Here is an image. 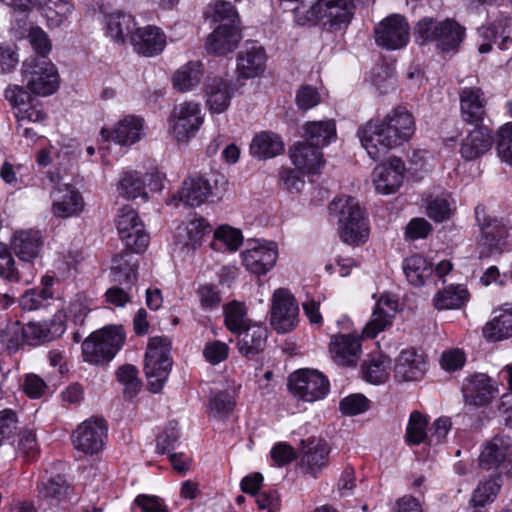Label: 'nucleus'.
Instances as JSON below:
<instances>
[{
  "label": "nucleus",
  "mask_w": 512,
  "mask_h": 512,
  "mask_svg": "<svg viewBox=\"0 0 512 512\" xmlns=\"http://www.w3.org/2000/svg\"><path fill=\"white\" fill-rule=\"evenodd\" d=\"M415 132L413 115L404 107H397L383 119H370L359 126L357 136L373 160H379L390 149L411 139Z\"/></svg>",
  "instance_id": "nucleus-1"
},
{
  "label": "nucleus",
  "mask_w": 512,
  "mask_h": 512,
  "mask_svg": "<svg viewBox=\"0 0 512 512\" xmlns=\"http://www.w3.org/2000/svg\"><path fill=\"white\" fill-rule=\"evenodd\" d=\"M328 212L337 219V231L342 242L359 245L368 240V219L356 197L351 194H336L328 205Z\"/></svg>",
  "instance_id": "nucleus-2"
},
{
  "label": "nucleus",
  "mask_w": 512,
  "mask_h": 512,
  "mask_svg": "<svg viewBox=\"0 0 512 512\" xmlns=\"http://www.w3.org/2000/svg\"><path fill=\"white\" fill-rule=\"evenodd\" d=\"M5 98L14 109L18 133L30 140L37 139L46 119V113L41 104L35 101L30 93L20 85L7 87Z\"/></svg>",
  "instance_id": "nucleus-3"
},
{
  "label": "nucleus",
  "mask_w": 512,
  "mask_h": 512,
  "mask_svg": "<svg viewBox=\"0 0 512 512\" xmlns=\"http://www.w3.org/2000/svg\"><path fill=\"white\" fill-rule=\"evenodd\" d=\"M353 10V0H317L308 9L297 6L294 16L297 24L302 26L320 22L330 30H338L350 23Z\"/></svg>",
  "instance_id": "nucleus-4"
},
{
  "label": "nucleus",
  "mask_w": 512,
  "mask_h": 512,
  "mask_svg": "<svg viewBox=\"0 0 512 512\" xmlns=\"http://www.w3.org/2000/svg\"><path fill=\"white\" fill-rule=\"evenodd\" d=\"M171 342L168 337L155 336L149 339L145 353L144 371L150 391L162 390L172 367Z\"/></svg>",
  "instance_id": "nucleus-5"
},
{
  "label": "nucleus",
  "mask_w": 512,
  "mask_h": 512,
  "mask_svg": "<svg viewBox=\"0 0 512 512\" xmlns=\"http://www.w3.org/2000/svg\"><path fill=\"white\" fill-rule=\"evenodd\" d=\"M22 82L35 95L49 96L57 91L60 77L48 57H28L22 63Z\"/></svg>",
  "instance_id": "nucleus-6"
},
{
  "label": "nucleus",
  "mask_w": 512,
  "mask_h": 512,
  "mask_svg": "<svg viewBox=\"0 0 512 512\" xmlns=\"http://www.w3.org/2000/svg\"><path fill=\"white\" fill-rule=\"evenodd\" d=\"M125 333L121 326H110L93 332L82 344L86 362L99 365L111 361L121 349Z\"/></svg>",
  "instance_id": "nucleus-7"
},
{
  "label": "nucleus",
  "mask_w": 512,
  "mask_h": 512,
  "mask_svg": "<svg viewBox=\"0 0 512 512\" xmlns=\"http://www.w3.org/2000/svg\"><path fill=\"white\" fill-rule=\"evenodd\" d=\"M475 220L481 230L479 257L487 258L500 253L505 239L512 237V225L504 219H492L483 205L475 207Z\"/></svg>",
  "instance_id": "nucleus-8"
},
{
  "label": "nucleus",
  "mask_w": 512,
  "mask_h": 512,
  "mask_svg": "<svg viewBox=\"0 0 512 512\" xmlns=\"http://www.w3.org/2000/svg\"><path fill=\"white\" fill-rule=\"evenodd\" d=\"M288 389L297 400L313 403L325 398L330 384L319 371L300 369L289 376Z\"/></svg>",
  "instance_id": "nucleus-9"
},
{
  "label": "nucleus",
  "mask_w": 512,
  "mask_h": 512,
  "mask_svg": "<svg viewBox=\"0 0 512 512\" xmlns=\"http://www.w3.org/2000/svg\"><path fill=\"white\" fill-rule=\"evenodd\" d=\"M299 305L286 288L276 289L271 298L270 324L278 333H288L298 324Z\"/></svg>",
  "instance_id": "nucleus-10"
},
{
  "label": "nucleus",
  "mask_w": 512,
  "mask_h": 512,
  "mask_svg": "<svg viewBox=\"0 0 512 512\" xmlns=\"http://www.w3.org/2000/svg\"><path fill=\"white\" fill-rule=\"evenodd\" d=\"M116 225L120 239L128 250L135 253L145 251L149 235L144 231V225L132 207L127 205L120 210Z\"/></svg>",
  "instance_id": "nucleus-11"
},
{
  "label": "nucleus",
  "mask_w": 512,
  "mask_h": 512,
  "mask_svg": "<svg viewBox=\"0 0 512 512\" xmlns=\"http://www.w3.org/2000/svg\"><path fill=\"white\" fill-rule=\"evenodd\" d=\"M172 133L179 142H185L195 135L203 123L198 103L184 102L174 107Z\"/></svg>",
  "instance_id": "nucleus-12"
},
{
  "label": "nucleus",
  "mask_w": 512,
  "mask_h": 512,
  "mask_svg": "<svg viewBox=\"0 0 512 512\" xmlns=\"http://www.w3.org/2000/svg\"><path fill=\"white\" fill-rule=\"evenodd\" d=\"M107 425L103 418H92L78 426L72 435L74 447L86 454H96L104 446Z\"/></svg>",
  "instance_id": "nucleus-13"
},
{
  "label": "nucleus",
  "mask_w": 512,
  "mask_h": 512,
  "mask_svg": "<svg viewBox=\"0 0 512 512\" xmlns=\"http://www.w3.org/2000/svg\"><path fill=\"white\" fill-rule=\"evenodd\" d=\"M409 30L404 17L398 14L390 15L375 28L376 43L390 50L400 49L409 41Z\"/></svg>",
  "instance_id": "nucleus-14"
},
{
  "label": "nucleus",
  "mask_w": 512,
  "mask_h": 512,
  "mask_svg": "<svg viewBox=\"0 0 512 512\" xmlns=\"http://www.w3.org/2000/svg\"><path fill=\"white\" fill-rule=\"evenodd\" d=\"M37 490L41 505L45 510L50 509L52 512L64 508L72 493V488L61 476L42 479L37 485Z\"/></svg>",
  "instance_id": "nucleus-15"
},
{
  "label": "nucleus",
  "mask_w": 512,
  "mask_h": 512,
  "mask_svg": "<svg viewBox=\"0 0 512 512\" xmlns=\"http://www.w3.org/2000/svg\"><path fill=\"white\" fill-rule=\"evenodd\" d=\"M278 258L277 246L273 242H255L242 252V262L251 273L261 276L270 271Z\"/></svg>",
  "instance_id": "nucleus-16"
},
{
  "label": "nucleus",
  "mask_w": 512,
  "mask_h": 512,
  "mask_svg": "<svg viewBox=\"0 0 512 512\" xmlns=\"http://www.w3.org/2000/svg\"><path fill=\"white\" fill-rule=\"evenodd\" d=\"M398 309V301L391 294H383L377 300L371 319L363 329V336L373 339L380 332L392 326L393 318Z\"/></svg>",
  "instance_id": "nucleus-17"
},
{
  "label": "nucleus",
  "mask_w": 512,
  "mask_h": 512,
  "mask_svg": "<svg viewBox=\"0 0 512 512\" xmlns=\"http://www.w3.org/2000/svg\"><path fill=\"white\" fill-rule=\"evenodd\" d=\"M427 372V361L420 350L407 348L395 360V378L401 381L420 380Z\"/></svg>",
  "instance_id": "nucleus-18"
},
{
  "label": "nucleus",
  "mask_w": 512,
  "mask_h": 512,
  "mask_svg": "<svg viewBox=\"0 0 512 512\" xmlns=\"http://www.w3.org/2000/svg\"><path fill=\"white\" fill-rule=\"evenodd\" d=\"M330 353L340 366H354L362 354L361 339L356 334H336L330 339Z\"/></svg>",
  "instance_id": "nucleus-19"
},
{
  "label": "nucleus",
  "mask_w": 512,
  "mask_h": 512,
  "mask_svg": "<svg viewBox=\"0 0 512 512\" xmlns=\"http://www.w3.org/2000/svg\"><path fill=\"white\" fill-rule=\"evenodd\" d=\"M242 38L240 24L222 23L207 37L206 50L214 55L234 51Z\"/></svg>",
  "instance_id": "nucleus-20"
},
{
  "label": "nucleus",
  "mask_w": 512,
  "mask_h": 512,
  "mask_svg": "<svg viewBox=\"0 0 512 512\" xmlns=\"http://www.w3.org/2000/svg\"><path fill=\"white\" fill-rule=\"evenodd\" d=\"M211 231L210 224L204 218H193L176 228L173 237L174 245L179 250H195L201 245L204 236Z\"/></svg>",
  "instance_id": "nucleus-21"
},
{
  "label": "nucleus",
  "mask_w": 512,
  "mask_h": 512,
  "mask_svg": "<svg viewBox=\"0 0 512 512\" xmlns=\"http://www.w3.org/2000/svg\"><path fill=\"white\" fill-rule=\"evenodd\" d=\"M143 120L130 115L120 120L112 130L102 128L100 136L103 141H114L119 145H132L143 135Z\"/></svg>",
  "instance_id": "nucleus-22"
},
{
  "label": "nucleus",
  "mask_w": 512,
  "mask_h": 512,
  "mask_svg": "<svg viewBox=\"0 0 512 512\" xmlns=\"http://www.w3.org/2000/svg\"><path fill=\"white\" fill-rule=\"evenodd\" d=\"M266 54L261 46L247 43L237 56V79L257 77L265 69Z\"/></svg>",
  "instance_id": "nucleus-23"
},
{
  "label": "nucleus",
  "mask_w": 512,
  "mask_h": 512,
  "mask_svg": "<svg viewBox=\"0 0 512 512\" xmlns=\"http://www.w3.org/2000/svg\"><path fill=\"white\" fill-rule=\"evenodd\" d=\"M486 99L478 87H465L460 92L462 119L471 125H482L486 115Z\"/></svg>",
  "instance_id": "nucleus-24"
},
{
  "label": "nucleus",
  "mask_w": 512,
  "mask_h": 512,
  "mask_svg": "<svg viewBox=\"0 0 512 512\" xmlns=\"http://www.w3.org/2000/svg\"><path fill=\"white\" fill-rule=\"evenodd\" d=\"M104 28L106 36L120 44L125 43L127 39L131 41L137 29L134 17L120 10L104 15Z\"/></svg>",
  "instance_id": "nucleus-25"
},
{
  "label": "nucleus",
  "mask_w": 512,
  "mask_h": 512,
  "mask_svg": "<svg viewBox=\"0 0 512 512\" xmlns=\"http://www.w3.org/2000/svg\"><path fill=\"white\" fill-rule=\"evenodd\" d=\"M66 326L61 315H55L49 321L29 322L25 325L26 344L38 345L53 341L65 332Z\"/></svg>",
  "instance_id": "nucleus-26"
},
{
  "label": "nucleus",
  "mask_w": 512,
  "mask_h": 512,
  "mask_svg": "<svg viewBox=\"0 0 512 512\" xmlns=\"http://www.w3.org/2000/svg\"><path fill=\"white\" fill-rule=\"evenodd\" d=\"M131 44L137 53L150 57L163 51L166 45V36L160 28L148 25L136 29Z\"/></svg>",
  "instance_id": "nucleus-27"
},
{
  "label": "nucleus",
  "mask_w": 512,
  "mask_h": 512,
  "mask_svg": "<svg viewBox=\"0 0 512 512\" xmlns=\"http://www.w3.org/2000/svg\"><path fill=\"white\" fill-rule=\"evenodd\" d=\"M11 246L22 261L31 262L41 252L43 241L39 230H19L13 234Z\"/></svg>",
  "instance_id": "nucleus-28"
},
{
  "label": "nucleus",
  "mask_w": 512,
  "mask_h": 512,
  "mask_svg": "<svg viewBox=\"0 0 512 512\" xmlns=\"http://www.w3.org/2000/svg\"><path fill=\"white\" fill-rule=\"evenodd\" d=\"M462 393L467 404L483 406L491 401L494 388L486 374H476L463 384Z\"/></svg>",
  "instance_id": "nucleus-29"
},
{
  "label": "nucleus",
  "mask_w": 512,
  "mask_h": 512,
  "mask_svg": "<svg viewBox=\"0 0 512 512\" xmlns=\"http://www.w3.org/2000/svg\"><path fill=\"white\" fill-rule=\"evenodd\" d=\"M492 143L491 130L484 125H478L463 140L460 152L466 160H474L486 153Z\"/></svg>",
  "instance_id": "nucleus-30"
},
{
  "label": "nucleus",
  "mask_w": 512,
  "mask_h": 512,
  "mask_svg": "<svg viewBox=\"0 0 512 512\" xmlns=\"http://www.w3.org/2000/svg\"><path fill=\"white\" fill-rule=\"evenodd\" d=\"M320 149L308 142H298L290 149V158L295 167L303 172L317 173L323 165Z\"/></svg>",
  "instance_id": "nucleus-31"
},
{
  "label": "nucleus",
  "mask_w": 512,
  "mask_h": 512,
  "mask_svg": "<svg viewBox=\"0 0 512 512\" xmlns=\"http://www.w3.org/2000/svg\"><path fill=\"white\" fill-rule=\"evenodd\" d=\"M511 448V439L507 436H495L486 442L479 456L481 468L497 469L505 460Z\"/></svg>",
  "instance_id": "nucleus-32"
},
{
  "label": "nucleus",
  "mask_w": 512,
  "mask_h": 512,
  "mask_svg": "<svg viewBox=\"0 0 512 512\" xmlns=\"http://www.w3.org/2000/svg\"><path fill=\"white\" fill-rule=\"evenodd\" d=\"M204 87L209 109L215 113L224 112L232 97L228 83L220 77H208Z\"/></svg>",
  "instance_id": "nucleus-33"
},
{
  "label": "nucleus",
  "mask_w": 512,
  "mask_h": 512,
  "mask_svg": "<svg viewBox=\"0 0 512 512\" xmlns=\"http://www.w3.org/2000/svg\"><path fill=\"white\" fill-rule=\"evenodd\" d=\"M329 454L330 448L325 442L308 445L303 449L300 468L304 473L317 477V475L327 467Z\"/></svg>",
  "instance_id": "nucleus-34"
},
{
  "label": "nucleus",
  "mask_w": 512,
  "mask_h": 512,
  "mask_svg": "<svg viewBox=\"0 0 512 512\" xmlns=\"http://www.w3.org/2000/svg\"><path fill=\"white\" fill-rule=\"evenodd\" d=\"M494 317L483 328L484 336L491 341L512 337V304L494 311Z\"/></svg>",
  "instance_id": "nucleus-35"
},
{
  "label": "nucleus",
  "mask_w": 512,
  "mask_h": 512,
  "mask_svg": "<svg viewBox=\"0 0 512 512\" xmlns=\"http://www.w3.org/2000/svg\"><path fill=\"white\" fill-rule=\"evenodd\" d=\"M228 190V182L224 175L213 172L209 175L195 174L186 178L180 192H221Z\"/></svg>",
  "instance_id": "nucleus-36"
},
{
  "label": "nucleus",
  "mask_w": 512,
  "mask_h": 512,
  "mask_svg": "<svg viewBox=\"0 0 512 512\" xmlns=\"http://www.w3.org/2000/svg\"><path fill=\"white\" fill-rule=\"evenodd\" d=\"M243 335L237 342L239 353L253 359L265 349L267 341V330L260 325H253L243 330Z\"/></svg>",
  "instance_id": "nucleus-37"
},
{
  "label": "nucleus",
  "mask_w": 512,
  "mask_h": 512,
  "mask_svg": "<svg viewBox=\"0 0 512 512\" xmlns=\"http://www.w3.org/2000/svg\"><path fill=\"white\" fill-rule=\"evenodd\" d=\"M133 251H126L112 260L111 276L114 282L121 285H133L137 280V259Z\"/></svg>",
  "instance_id": "nucleus-38"
},
{
  "label": "nucleus",
  "mask_w": 512,
  "mask_h": 512,
  "mask_svg": "<svg viewBox=\"0 0 512 512\" xmlns=\"http://www.w3.org/2000/svg\"><path fill=\"white\" fill-rule=\"evenodd\" d=\"M402 269L407 281L415 287L424 285L433 273L432 263L419 254L405 258Z\"/></svg>",
  "instance_id": "nucleus-39"
},
{
  "label": "nucleus",
  "mask_w": 512,
  "mask_h": 512,
  "mask_svg": "<svg viewBox=\"0 0 512 512\" xmlns=\"http://www.w3.org/2000/svg\"><path fill=\"white\" fill-rule=\"evenodd\" d=\"M284 149L281 138L272 132L256 135L250 145V152L259 159H269L279 155Z\"/></svg>",
  "instance_id": "nucleus-40"
},
{
  "label": "nucleus",
  "mask_w": 512,
  "mask_h": 512,
  "mask_svg": "<svg viewBox=\"0 0 512 512\" xmlns=\"http://www.w3.org/2000/svg\"><path fill=\"white\" fill-rule=\"evenodd\" d=\"M307 142L321 149L336 138V125L333 120L307 122L304 126Z\"/></svg>",
  "instance_id": "nucleus-41"
},
{
  "label": "nucleus",
  "mask_w": 512,
  "mask_h": 512,
  "mask_svg": "<svg viewBox=\"0 0 512 512\" xmlns=\"http://www.w3.org/2000/svg\"><path fill=\"white\" fill-rule=\"evenodd\" d=\"M390 369L391 361L389 357L383 354L371 355L362 366L364 379L375 385L382 384L388 380Z\"/></svg>",
  "instance_id": "nucleus-42"
},
{
  "label": "nucleus",
  "mask_w": 512,
  "mask_h": 512,
  "mask_svg": "<svg viewBox=\"0 0 512 512\" xmlns=\"http://www.w3.org/2000/svg\"><path fill=\"white\" fill-rule=\"evenodd\" d=\"M469 298V293L463 285H450L436 293L434 306L438 310L459 309Z\"/></svg>",
  "instance_id": "nucleus-43"
},
{
  "label": "nucleus",
  "mask_w": 512,
  "mask_h": 512,
  "mask_svg": "<svg viewBox=\"0 0 512 512\" xmlns=\"http://www.w3.org/2000/svg\"><path fill=\"white\" fill-rule=\"evenodd\" d=\"M202 76V64L199 61L188 62L175 72L173 86L181 92L190 91L199 85Z\"/></svg>",
  "instance_id": "nucleus-44"
},
{
  "label": "nucleus",
  "mask_w": 512,
  "mask_h": 512,
  "mask_svg": "<svg viewBox=\"0 0 512 512\" xmlns=\"http://www.w3.org/2000/svg\"><path fill=\"white\" fill-rule=\"evenodd\" d=\"M464 28L453 20L440 22L436 42L442 51H452L458 48L464 38Z\"/></svg>",
  "instance_id": "nucleus-45"
},
{
  "label": "nucleus",
  "mask_w": 512,
  "mask_h": 512,
  "mask_svg": "<svg viewBox=\"0 0 512 512\" xmlns=\"http://www.w3.org/2000/svg\"><path fill=\"white\" fill-rule=\"evenodd\" d=\"M243 236L240 230L228 225H221L214 231V240L210 246L216 251H236L242 244Z\"/></svg>",
  "instance_id": "nucleus-46"
},
{
  "label": "nucleus",
  "mask_w": 512,
  "mask_h": 512,
  "mask_svg": "<svg viewBox=\"0 0 512 512\" xmlns=\"http://www.w3.org/2000/svg\"><path fill=\"white\" fill-rule=\"evenodd\" d=\"M85 207L82 194H61L53 201L52 212L58 218H70L78 216Z\"/></svg>",
  "instance_id": "nucleus-47"
},
{
  "label": "nucleus",
  "mask_w": 512,
  "mask_h": 512,
  "mask_svg": "<svg viewBox=\"0 0 512 512\" xmlns=\"http://www.w3.org/2000/svg\"><path fill=\"white\" fill-rule=\"evenodd\" d=\"M223 312L225 325L232 333L240 334L244 329L251 326L244 303L234 300L224 306Z\"/></svg>",
  "instance_id": "nucleus-48"
},
{
  "label": "nucleus",
  "mask_w": 512,
  "mask_h": 512,
  "mask_svg": "<svg viewBox=\"0 0 512 512\" xmlns=\"http://www.w3.org/2000/svg\"><path fill=\"white\" fill-rule=\"evenodd\" d=\"M372 176L376 192H394L401 187L404 179L402 174L380 165L374 169Z\"/></svg>",
  "instance_id": "nucleus-49"
},
{
  "label": "nucleus",
  "mask_w": 512,
  "mask_h": 512,
  "mask_svg": "<svg viewBox=\"0 0 512 512\" xmlns=\"http://www.w3.org/2000/svg\"><path fill=\"white\" fill-rule=\"evenodd\" d=\"M427 426V417L417 410L413 411L410 414L406 429L407 442L412 445H419L425 440L428 441Z\"/></svg>",
  "instance_id": "nucleus-50"
},
{
  "label": "nucleus",
  "mask_w": 512,
  "mask_h": 512,
  "mask_svg": "<svg viewBox=\"0 0 512 512\" xmlns=\"http://www.w3.org/2000/svg\"><path fill=\"white\" fill-rule=\"evenodd\" d=\"M53 292L49 288H32L19 298V305L25 311H34L49 305Z\"/></svg>",
  "instance_id": "nucleus-51"
},
{
  "label": "nucleus",
  "mask_w": 512,
  "mask_h": 512,
  "mask_svg": "<svg viewBox=\"0 0 512 512\" xmlns=\"http://www.w3.org/2000/svg\"><path fill=\"white\" fill-rule=\"evenodd\" d=\"M500 487L501 479L498 476L481 481L472 494L471 503L474 507H483L493 502Z\"/></svg>",
  "instance_id": "nucleus-52"
},
{
  "label": "nucleus",
  "mask_w": 512,
  "mask_h": 512,
  "mask_svg": "<svg viewBox=\"0 0 512 512\" xmlns=\"http://www.w3.org/2000/svg\"><path fill=\"white\" fill-rule=\"evenodd\" d=\"M16 455L24 461H33L39 455V446L36 434L31 429L22 430L15 446Z\"/></svg>",
  "instance_id": "nucleus-53"
},
{
  "label": "nucleus",
  "mask_w": 512,
  "mask_h": 512,
  "mask_svg": "<svg viewBox=\"0 0 512 512\" xmlns=\"http://www.w3.org/2000/svg\"><path fill=\"white\" fill-rule=\"evenodd\" d=\"M235 404V400L229 392H215L209 398V412L217 419H226L233 412Z\"/></svg>",
  "instance_id": "nucleus-54"
},
{
  "label": "nucleus",
  "mask_w": 512,
  "mask_h": 512,
  "mask_svg": "<svg viewBox=\"0 0 512 512\" xmlns=\"http://www.w3.org/2000/svg\"><path fill=\"white\" fill-rule=\"evenodd\" d=\"M117 380L124 386V393L129 397H134L140 390V380L138 379V370L134 365L125 364L121 366L116 373Z\"/></svg>",
  "instance_id": "nucleus-55"
},
{
  "label": "nucleus",
  "mask_w": 512,
  "mask_h": 512,
  "mask_svg": "<svg viewBox=\"0 0 512 512\" xmlns=\"http://www.w3.org/2000/svg\"><path fill=\"white\" fill-rule=\"evenodd\" d=\"M0 338L9 350H17L21 344L26 343L25 325L19 321L8 323L1 332Z\"/></svg>",
  "instance_id": "nucleus-56"
},
{
  "label": "nucleus",
  "mask_w": 512,
  "mask_h": 512,
  "mask_svg": "<svg viewBox=\"0 0 512 512\" xmlns=\"http://www.w3.org/2000/svg\"><path fill=\"white\" fill-rule=\"evenodd\" d=\"M29 43L35 52L30 57H48L52 49V42L48 34L40 27H32L28 34Z\"/></svg>",
  "instance_id": "nucleus-57"
},
{
  "label": "nucleus",
  "mask_w": 512,
  "mask_h": 512,
  "mask_svg": "<svg viewBox=\"0 0 512 512\" xmlns=\"http://www.w3.org/2000/svg\"><path fill=\"white\" fill-rule=\"evenodd\" d=\"M180 438L176 423L170 422L156 439V450L160 454L174 450Z\"/></svg>",
  "instance_id": "nucleus-58"
},
{
  "label": "nucleus",
  "mask_w": 512,
  "mask_h": 512,
  "mask_svg": "<svg viewBox=\"0 0 512 512\" xmlns=\"http://www.w3.org/2000/svg\"><path fill=\"white\" fill-rule=\"evenodd\" d=\"M41 15L46 18L50 27L60 26L71 13V4L44 5L39 6Z\"/></svg>",
  "instance_id": "nucleus-59"
},
{
  "label": "nucleus",
  "mask_w": 512,
  "mask_h": 512,
  "mask_svg": "<svg viewBox=\"0 0 512 512\" xmlns=\"http://www.w3.org/2000/svg\"><path fill=\"white\" fill-rule=\"evenodd\" d=\"M214 22L240 24L239 15L234 6L227 1L218 0L212 6V14Z\"/></svg>",
  "instance_id": "nucleus-60"
},
{
  "label": "nucleus",
  "mask_w": 512,
  "mask_h": 512,
  "mask_svg": "<svg viewBox=\"0 0 512 512\" xmlns=\"http://www.w3.org/2000/svg\"><path fill=\"white\" fill-rule=\"evenodd\" d=\"M124 192H145L146 180L135 170H125L119 178V186Z\"/></svg>",
  "instance_id": "nucleus-61"
},
{
  "label": "nucleus",
  "mask_w": 512,
  "mask_h": 512,
  "mask_svg": "<svg viewBox=\"0 0 512 512\" xmlns=\"http://www.w3.org/2000/svg\"><path fill=\"white\" fill-rule=\"evenodd\" d=\"M0 278L10 282L20 281L18 269L11 252L0 244Z\"/></svg>",
  "instance_id": "nucleus-62"
},
{
  "label": "nucleus",
  "mask_w": 512,
  "mask_h": 512,
  "mask_svg": "<svg viewBox=\"0 0 512 512\" xmlns=\"http://www.w3.org/2000/svg\"><path fill=\"white\" fill-rule=\"evenodd\" d=\"M229 354V346L219 340H214L205 344L203 355L207 362L217 365L227 359Z\"/></svg>",
  "instance_id": "nucleus-63"
},
{
  "label": "nucleus",
  "mask_w": 512,
  "mask_h": 512,
  "mask_svg": "<svg viewBox=\"0 0 512 512\" xmlns=\"http://www.w3.org/2000/svg\"><path fill=\"white\" fill-rule=\"evenodd\" d=\"M497 151L502 161L512 164V122L501 128Z\"/></svg>",
  "instance_id": "nucleus-64"
}]
</instances>
